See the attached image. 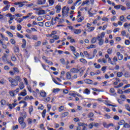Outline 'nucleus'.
I'll list each match as a JSON object with an SVG mask.
<instances>
[{
	"mask_svg": "<svg viewBox=\"0 0 130 130\" xmlns=\"http://www.w3.org/2000/svg\"><path fill=\"white\" fill-rule=\"evenodd\" d=\"M8 55L7 54L4 53V55L2 56V60L4 62V63H9L10 66H14V64L12 63L11 61L8 60Z\"/></svg>",
	"mask_w": 130,
	"mask_h": 130,
	"instance_id": "obj_1",
	"label": "nucleus"
},
{
	"mask_svg": "<svg viewBox=\"0 0 130 130\" xmlns=\"http://www.w3.org/2000/svg\"><path fill=\"white\" fill-rule=\"evenodd\" d=\"M118 60L117 59V57L114 56L112 59H111V58H109V59H108V62L109 63H110V64L114 65L116 64V62Z\"/></svg>",
	"mask_w": 130,
	"mask_h": 130,
	"instance_id": "obj_2",
	"label": "nucleus"
},
{
	"mask_svg": "<svg viewBox=\"0 0 130 130\" xmlns=\"http://www.w3.org/2000/svg\"><path fill=\"white\" fill-rule=\"evenodd\" d=\"M67 8V6H64L62 9V14L63 16L65 17H68L69 16V11H70V9L69 8Z\"/></svg>",
	"mask_w": 130,
	"mask_h": 130,
	"instance_id": "obj_3",
	"label": "nucleus"
},
{
	"mask_svg": "<svg viewBox=\"0 0 130 130\" xmlns=\"http://www.w3.org/2000/svg\"><path fill=\"white\" fill-rule=\"evenodd\" d=\"M9 81L11 84V87H14V86H18V85H19V82L17 81V80L12 78H9Z\"/></svg>",
	"mask_w": 130,
	"mask_h": 130,
	"instance_id": "obj_4",
	"label": "nucleus"
},
{
	"mask_svg": "<svg viewBox=\"0 0 130 130\" xmlns=\"http://www.w3.org/2000/svg\"><path fill=\"white\" fill-rule=\"evenodd\" d=\"M25 4H28V2L23 1V2H16L14 3L15 6H18L19 8H23L25 6Z\"/></svg>",
	"mask_w": 130,
	"mask_h": 130,
	"instance_id": "obj_5",
	"label": "nucleus"
},
{
	"mask_svg": "<svg viewBox=\"0 0 130 130\" xmlns=\"http://www.w3.org/2000/svg\"><path fill=\"white\" fill-rule=\"evenodd\" d=\"M42 59H43L45 62L46 63H48V64H49V66H52V64H53V63L49 60H48V58L46 57L45 56L43 55L42 57Z\"/></svg>",
	"mask_w": 130,
	"mask_h": 130,
	"instance_id": "obj_6",
	"label": "nucleus"
},
{
	"mask_svg": "<svg viewBox=\"0 0 130 130\" xmlns=\"http://www.w3.org/2000/svg\"><path fill=\"white\" fill-rule=\"evenodd\" d=\"M97 39L99 41V45H100V46L103 45V44L104 43V40L101 38V37H100V36H98Z\"/></svg>",
	"mask_w": 130,
	"mask_h": 130,
	"instance_id": "obj_7",
	"label": "nucleus"
},
{
	"mask_svg": "<svg viewBox=\"0 0 130 130\" xmlns=\"http://www.w3.org/2000/svg\"><path fill=\"white\" fill-rule=\"evenodd\" d=\"M116 55L118 57V60H122V59H123V55L120 54V52H117L116 53Z\"/></svg>",
	"mask_w": 130,
	"mask_h": 130,
	"instance_id": "obj_8",
	"label": "nucleus"
},
{
	"mask_svg": "<svg viewBox=\"0 0 130 130\" xmlns=\"http://www.w3.org/2000/svg\"><path fill=\"white\" fill-rule=\"evenodd\" d=\"M98 62L101 63V64H102V63H107V60L106 59H105V58H103L102 59L100 58L98 59Z\"/></svg>",
	"mask_w": 130,
	"mask_h": 130,
	"instance_id": "obj_9",
	"label": "nucleus"
},
{
	"mask_svg": "<svg viewBox=\"0 0 130 130\" xmlns=\"http://www.w3.org/2000/svg\"><path fill=\"white\" fill-rule=\"evenodd\" d=\"M71 73H73L74 74H77L78 72H81V69L79 70L77 68H72L70 70Z\"/></svg>",
	"mask_w": 130,
	"mask_h": 130,
	"instance_id": "obj_10",
	"label": "nucleus"
},
{
	"mask_svg": "<svg viewBox=\"0 0 130 130\" xmlns=\"http://www.w3.org/2000/svg\"><path fill=\"white\" fill-rule=\"evenodd\" d=\"M27 45V41L25 39H22V44L21 45V47L23 49H25L26 48V46Z\"/></svg>",
	"mask_w": 130,
	"mask_h": 130,
	"instance_id": "obj_11",
	"label": "nucleus"
},
{
	"mask_svg": "<svg viewBox=\"0 0 130 130\" xmlns=\"http://www.w3.org/2000/svg\"><path fill=\"white\" fill-rule=\"evenodd\" d=\"M96 54H97V50L94 49L93 51L92 55H90V57H89V59H93V58L96 56Z\"/></svg>",
	"mask_w": 130,
	"mask_h": 130,
	"instance_id": "obj_12",
	"label": "nucleus"
},
{
	"mask_svg": "<svg viewBox=\"0 0 130 130\" xmlns=\"http://www.w3.org/2000/svg\"><path fill=\"white\" fill-rule=\"evenodd\" d=\"M13 50L15 53H20V48H19V46H15Z\"/></svg>",
	"mask_w": 130,
	"mask_h": 130,
	"instance_id": "obj_13",
	"label": "nucleus"
},
{
	"mask_svg": "<svg viewBox=\"0 0 130 130\" xmlns=\"http://www.w3.org/2000/svg\"><path fill=\"white\" fill-rule=\"evenodd\" d=\"M4 41H5V40H4V39H1L0 43L2 45L3 48H4V49H7V45H6L4 43Z\"/></svg>",
	"mask_w": 130,
	"mask_h": 130,
	"instance_id": "obj_14",
	"label": "nucleus"
},
{
	"mask_svg": "<svg viewBox=\"0 0 130 130\" xmlns=\"http://www.w3.org/2000/svg\"><path fill=\"white\" fill-rule=\"evenodd\" d=\"M55 9L56 10V12L58 13L60 12V10H61V6L60 5H57L55 7Z\"/></svg>",
	"mask_w": 130,
	"mask_h": 130,
	"instance_id": "obj_15",
	"label": "nucleus"
},
{
	"mask_svg": "<svg viewBox=\"0 0 130 130\" xmlns=\"http://www.w3.org/2000/svg\"><path fill=\"white\" fill-rule=\"evenodd\" d=\"M46 3V0H38V5H44Z\"/></svg>",
	"mask_w": 130,
	"mask_h": 130,
	"instance_id": "obj_16",
	"label": "nucleus"
},
{
	"mask_svg": "<svg viewBox=\"0 0 130 130\" xmlns=\"http://www.w3.org/2000/svg\"><path fill=\"white\" fill-rule=\"evenodd\" d=\"M20 96H26L27 95V90L25 89H23V91L20 92Z\"/></svg>",
	"mask_w": 130,
	"mask_h": 130,
	"instance_id": "obj_17",
	"label": "nucleus"
},
{
	"mask_svg": "<svg viewBox=\"0 0 130 130\" xmlns=\"http://www.w3.org/2000/svg\"><path fill=\"white\" fill-rule=\"evenodd\" d=\"M11 7V5H7L6 6H5L3 9L2 12H6V11H8L9 9H10V7Z\"/></svg>",
	"mask_w": 130,
	"mask_h": 130,
	"instance_id": "obj_18",
	"label": "nucleus"
},
{
	"mask_svg": "<svg viewBox=\"0 0 130 130\" xmlns=\"http://www.w3.org/2000/svg\"><path fill=\"white\" fill-rule=\"evenodd\" d=\"M81 32H82V30L81 29H74V34H81Z\"/></svg>",
	"mask_w": 130,
	"mask_h": 130,
	"instance_id": "obj_19",
	"label": "nucleus"
},
{
	"mask_svg": "<svg viewBox=\"0 0 130 130\" xmlns=\"http://www.w3.org/2000/svg\"><path fill=\"white\" fill-rule=\"evenodd\" d=\"M17 57L20 61H23V55H22V54L20 53V54H18Z\"/></svg>",
	"mask_w": 130,
	"mask_h": 130,
	"instance_id": "obj_20",
	"label": "nucleus"
},
{
	"mask_svg": "<svg viewBox=\"0 0 130 130\" xmlns=\"http://www.w3.org/2000/svg\"><path fill=\"white\" fill-rule=\"evenodd\" d=\"M19 87L20 90H23V89H24V88H25V85H24V83L20 82L19 84Z\"/></svg>",
	"mask_w": 130,
	"mask_h": 130,
	"instance_id": "obj_21",
	"label": "nucleus"
},
{
	"mask_svg": "<svg viewBox=\"0 0 130 130\" xmlns=\"http://www.w3.org/2000/svg\"><path fill=\"white\" fill-rule=\"evenodd\" d=\"M45 14V10H40L38 12V15H39V16H41V15H44Z\"/></svg>",
	"mask_w": 130,
	"mask_h": 130,
	"instance_id": "obj_22",
	"label": "nucleus"
},
{
	"mask_svg": "<svg viewBox=\"0 0 130 130\" xmlns=\"http://www.w3.org/2000/svg\"><path fill=\"white\" fill-rule=\"evenodd\" d=\"M48 3H49V6L50 7H51L53 5H54V0H48Z\"/></svg>",
	"mask_w": 130,
	"mask_h": 130,
	"instance_id": "obj_23",
	"label": "nucleus"
},
{
	"mask_svg": "<svg viewBox=\"0 0 130 130\" xmlns=\"http://www.w3.org/2000/svg\"><path fill=\"white\" fill-rule=\"evenodd\" d=\"M78 125L80 126H84V125H86V126H88V124L85 123L83 122H79L78 123Z\"/></svg>",
	"mask_w": 130,
	"mask_h": 130,
	"instance_id": "obj_24",
	"label": "nucleus"
},
{
	"mask_svg": "<svg viewBox=\"0 0 130 130\" xmlns=\"http://www.w3.org/2000/svg\"><path fill=\"white\" fill-rule=\"evenodd\" d=\"M66 77L67 79H68V80H71V79L72 78V75H71V73L70 72H67Z\"/></svg>",
	"mask_w": 130,
	"mask_h": 130,
	"instance_id": "obj_25",
	"label": "nucleus"
},
{
	"mask_svg": "<svg viewBox=\"0 0 130 130\" xmlns=\"http://www.w3.org/2000/svg\"><path fill=\"white\" fill-rule=\"evenodd\" d=\"M96 41H97V38L93 37L91 41V43L92 44H94V43H96Z\"/></svg>",
	"mask_w": 130,
	"mask_h": 130,
	"instance_id": "obj_26",
	"label": "nucleus"
},
{
	"mask_svg": "<svg viewBox=\"0 0 130 130\" xmlns=\"http://www.w3.org/2000/svg\"><path fill=\"white\" fill-rule=\"evenodd\" d=\"M68 115H69V112H65L61 114V117H62V118L66 117V116H68Z\"/></svg>",
	"mask_w": 130,
	"mask_h": 130,
	"instance_id": "obj_27",
	"label": "nucleus"
},
{
	"mask_svg": "<svg viewBox=\"0 0 130 130\" xmlns=\"http://www.w3.org/2000/svg\"><path fill=\"white\" fill-rule=\"evenodd\" d=\"M18 122H19V123H22V122H24V118H23V117L20 116L19 118H18Z\"/></svg>",
	"mask_w": 130,
	"mask_h": 130,
	"instance_id": "obj_28",
	"label": "nucleus"
},
{
	"mask_svg": "<svg viewBox=\"0 0 130 130\" xmlns=\"http://www.w3.org/2000/svg\"><path fill=\"white\" fill-rule=\"evenodd\" d=\"M83 93L86 94V95H89V94H90V90L88 88H86L83 91Z\"/></svg>",
	"mask_w": 130,
	"mask_h": 130,
	"instance_id": "obj_29",
	"label": "nucleus"
},
{
	"mask_svg": "<svg viewBox=\"0 0 130 130\" xmlns=\"http://www.w3.org/2000/svg\"><path fill=\"white\" fill-rule=\"evenodd\" d=\"M95 30V27H90L87 29L88 32H93Z\"/></svg>",
	"mask_w": 130,
	"mask_h": 130,
	"instance_id": "obj_30",
	"label": "nucleus"
},
{
	"mask_svg": "<svg viewBox=\"0 0 130 130\" xmlns=\"http://www.w3.org/2000/svg\"><path fill=\"white\" fill-rule=\"evenodd\" d=\"M40 95L42 97L44 98V97H46V92H45V91H41L40 92Z\"/></svg>",
	"mask_w": 130,
	"mask_h": 130,
	"instance_id": "obj_31",
	"label": "nucleus"
},
{
	"mask_svg": "<svg viewBox=\"0 0 130 130\" xmlns=\"http://www.w3.org/2000/svg\"><path fill=\"white\" fill-rule=\"evenodd\" d=\"M15 80L17 81V82H21V77H20L19 76H15Z\"/></svg>",
	"mask_w": 130,
	"mask_h": 130,
	"instance_id": "obj_32",
	"label": "nucleus"
},
{
	"mask_svg": "<svg viewBox=\"0 0 130 130\" xmlns=\"http://www.w3.org/2000/svg\"><path fill=\"white\" fill-rule=\"evenodd\" d=\"M20 115L21 116H22L23 119L26 118V117H27V114L26 113V112L21 113Z\"/></svg>",
	"mask_w": 130,
	"mask_h": 130,
	"instance_id": "obj_33",
	"label": "nucleus"
},
{
	"mask_svg": "<svg viewBox=\"0 0 130 130\" xmlns=\"http://www.w3.org/2000/svg\"><path fill=\"white\" fill-rule=\"evenodd\" d=\"M23 20L24 19L21 18H19V19H17V18L15 19V21H17L19 23L23 22Z\"/></svg>",
	"mask_w": 130,
	"mask_h": 130,
	"instance_id": "obj_34",
	"label": "nucleus"
},
{
	"mask_svg": "<svg viewBox=\"0 0 130 130\" xmlns=\"http://www.w3.org/2000/svg\"><path fill=\"white\" fill-rule=\"evenodd\" d=\"M11 59L12 61H17V57H16V56H15V55H13L11 56Z\"/></svg>",
	"mask_w": 130,
	"mask_h": 130,
	"instance_id": "obj_35",
	"label": "nucleus"
},
{
	"mask_svg": "<svg viewBox=\"0 0 130 130\" xmlns=\"http://www.w3.org/2000/svg\"><path fill=\"white\" fill-rule=\"evenodd\" d=\"M20 124L21 125L22 128H25L26 126V123L25 122H23L22 123H20Z\"/></svg>",
	"mask_w": 130,
	"mask_h": 130,
	"instance_id": "obj_36",
	"label": "nucleus"
},
{
	"mask_svg": "<svg viewBox=\"0 0 130 130\" xmlns=\"http://www.w3.org/2000/svg\"><path fill=\"white\" fill-rule=\"evenodd\" d=\"M41 45V41H38L35 44V47H38Z\"/></svg>",
	"mask_w": 130,
	"mask_h": 130,
	"instance_id": "obj_37",
	"label": "nucleus"
},
{
	"mask_svg": "<svg viewBox=\"0 0 130 130\" xmlns=\"http://www.w3.org/2000/svg\"><path fill=\"white\" fill-rule=\"evenodd\" d=\"M89 3H90V1H84L81 4V6L84 7L85 5H87V4H89Z\"/></svg>",
	"mask_w": 130,
	"mask_h": 130,
	"instance_id": "obj_38",
	"label": "nucleus"
},
{
	"mask_svg": "<svg viewBox=\"0 0 130 130\" xmlns=\"http://www.w3.org/2000/svg\"><path fill=\"white\" fill-rule=\"evenodd\" d=\"M16 35L17 37H18L19 38H24V36H23V35H21L19 32L16 33Z\"/></svg>",
	"mask_w": 130,
	"mask_h": 130,
	"instance_id": "obj_39",
	"label": "nucleus"
},
{
	"mask_svg": "<svg viewBox=\"0 0 130 130\" xmlns=\"http://www.w3.org/2000/svg\"><path fill=\"white\" fill-rule=\"evenodd\" d=\"M123 127H125V128H130V125L129 124L126 123L124 124Z\"/></svg>",
	"mask_w": 130,
	"mask_h": 130,
	"instance_id": "obj_40",
	"label": "nucleus"
},
{
	"mask_svg": "<svg viewBox=\"0 0 130 130\" xmlns=\"http://www.w3.org/2000/svg\"><path fill=\"white\" fill-rule=\"evenodd\" d=\"M1 105H2L3 106H4L7 104V102H6V100H2L1 101Z\"/></svg>",
	"mask_w": 130,
	"mask_h": 130,
	"instance_id": "obj_41",
	"label": "nucleus"
},
{
	"mask_svg": "<svg viewBox=\"0 0 130 130\" xmlns=\"http://www.w3.org/2000/svg\"><path fill=\"white\" fill-rule=\"evenodd\" d=\"M122 75H123V73H122V72H118L117 73V76L118 78H121V77H122Z\"/></svg>",
	"mask_w": 130,
	"mask_h": 130,
	"instance_id": "obj_42",
	"label": "nucleus"
},
{
	"mask_svg": "<svg viewBox=\"0 0 130 130\" xmlns=\"http://www.w3.org/2000/svg\"><path fill=\"white\" fill-rule=\"evenodd\" d=\"M83 53H84V55H87L88 59H89V57H90V56H91V55L90 54L88 53V51H84L83 52Z\"/></svg>",
	"mask_w": 130,
	"mask_h": 130,
	"instance_id": "obj_43",
	"label": "nucleus"
},
{
	"mask_svg": "<svg viewBox=\"0 0 130 130\" xmlns=\"http://www.w3.org/2000/svg\"><path fill=\"white\" fill-rule=\"evenodd\" d=\"M125 123V121H124V120H122L118 123V124L119 125H123V124H124Z\"/></svg>",
	"mask_w": 130,
	"mask_h": 130,
	"instance_id": "obj_44",
	"label": "nucleus"
},
{
	"mask_svg": "<svg viewBox=\"0 0 130 130\" xmlns=\"http://www.w3.org/2000/svg\"><path fill=\"white\" fill-rule=\"evenodd\" d=\"M86 84H92V80L90 79H87L85 80Z\"/></svg>",
	"mask_w": 130,
	"mask_h": 130,
	"instance_id": "obj_45",
	"label": "nucleus"
},
{
	"mask_svg": "<svg viewBox=\"0 0 130 130\" xmlns=\"http://www.w3.org/2000/svg\"><path fill=\"white\" fill-rule=\"evenodd\" d=\"M64 110V107L63 106H60V107L59 108V112H61V111H63V110Z\"/></svg>",
	"mask_w": 130,
	"mask_h": 130,
	"instance_id": "obj_46",
	"label": "nucleus"
},
{
	"mask_svg": "<svg viewBox=\"0 0 130 130\" xmlns=\"http://www.w3.org/2000/svg\"><path fill=\"white\" fill-rule=\"evenodd\" d=\"M107 52L108 54H111V53H112V48H109L107 50Z\"/></svg>",
	"mask_w": 130,
	"mask_h": 130,
	"instance_id": "obj_47",
	"label": "nucleus"
},
{
	"mask_svg": "<svg viewBox=\"0 0 130 130\" xmlns=\"http://www.w3.org/2000/svg\"><path fill=\"white\" fill-rule=\"evenodd\" d=\"M10 42L11 44H13L14 45L16 44V41H15V39H11L10 40Z\"/></svg>",
	"mask_w": 130,
	"mask_h": 130,
	"instance_id": "obj_48",
	"label": "nucleus"
},
{
	"mask_svg": "<svg viewBox=\"0 0 130 130\" xmlns=\"http://www.w3.org/2000/svg\"><path fill=\"white\" fill-rule=\"evenodd\" d=\"M80 61H81V62H82L83 63H87V60L84 58L80 59Z\"/></svg>",
	"mask_w": 130,
	"mask_h": 130,
	"instance_id": "obj_49",
	"label": "nucleus"
},
{
	"mask_svg": "<svg viewBox=\"0 0 130 130\" xmlns=\"http://www.w3.org/2000/svg\"><path fill=\"white\" fill-rule=\"evenodd\" d=\"M17 29L18 30V31H21V30H22V26L21 25V24L17 25Z\"/></svg>",
	"mask_w": 130,
	"mask_h": 130,
	"instance_id": "obj_50",
	"label": "nucleus"
},
{
	"mask_svg": "<svg viewBox=\"0 0 130 130\" xmlns=\"http://www.w3.org/2000/svg\"><path fill=\"white\" fill-rule=\"evenodd\" d=\"M120 21H121L122 22H125V21L124 20V16L122 15L119 18Z\"/></svg>",
	"mask_w": 130,
	"mask_h": 130,
	"instance_id": "obj_51",
	"label": "nucleus"
},
{
	"mask_svg": "<svg viewBox=\"0 0 130 130\" xmlns=\"http://www.w3.org/2000/svg\"><path fill=\"white\" fill-rule=\"evenodd\" d=\"M13 70H14V72L17 73V74H19V73L20 72V71H19V69L17 68H14Z\"/></svg>",
	"mask_w": 130,
	"mask_h": 130,
	"instance_id": "obj_52",
	"label": "nucleus"
},
{
	"mask_svg": "<svg viewBox=\"0 0 130 130\" xmlns=\"http://www.w3.org/2000/svg\"><path fill=\"white\" fill-rule=\"evenodd\" d=\"M71 50L73 51V52H76V48L73 46H70Z\"/></svg>",
	"mask_w": 130,
	"mask_h": 130,
	"instance_id": "obj_53",
	"label": "nucleus"
},
{
	"mask_svg": "<svg viewBox=\"0 0 130 130\" xmlns=\"http://www.w3.org/2000/svg\"><path fill=\"white\" fill-rule=\"evenodd\" d=\"M53 38L55 40H58V39H59V37L57 35H54L53 36Z\"/></svg>",
	"mask_w": 130,
	"mask_h": 130,
	"instance_id": "obj_54",
	"label": "nucleus"
},
{
	"mask_svg": "<svg viewBox=\"0 0 130 130\" xmlns=\"http://www.w3.org/2000/svg\"><path fill=\"white\" fill-rule=\"evenodd\" d=\"M83 20H84V17H82L77 20V22H78L79 23H81V22H83Z\"/></svg>",
	"mask_w": 130,
	"mask_h": 130,
	"instance_id": "obj_55",
	"label": "nucleus"
},
{
	"mask_svg": "<svg viewBox=\"0 0 130 130\" xmlns=\"http://www.w3.org/2000/svg\"><path fill=\"white\" fill-rule=\"evenodd\" d=\"M7 34L10 36V37H14L13 34L10 31H6Z\"/></svg>",
	"mask_w": 130,
	"mask_h": 130,
	"instance_id": "obj_56",
	"label": "nucleus"
},
{
	"mask_svg": "<svg viewBox=\"0 0 130 130\" xmlns=\"http://www.w3.org/2000/svg\"><path fill=\"white\" fill-rule=\"evenodd\" d=\"M124 76L125 78H129V77H130V75H129V73L128 72H126L124 74Z\"/></svg>",
	"mask_w": 130,
	"mask_h": 130,
	"instance_id": "obj_57",
	"label": "nucleus"
},
{
	"mask_svg": "<svg viewBox=\"0 0 130 130\" xmlns=\"http://www.w3.org/2000/svg\"><path fill=\"white\" fill-rule=\"evenodd\" d=\"M93 116H94V113L92 112L89 113L88 115V117H89V118H91V117H93Z\"/></svg>",
	"mask_w": 130,
	"mask_h": 130,
	"instance_id": "obj_58",
	"label": "nucleus"
},
{
	"mask_svg": "<svg viewBox=\"0 0 130 130\" xmlns=\"http://www.w3.org/2000/svg\"><path fill=\"white\" fill-rule=\"evenodd\" d=\"M10 95L12 96V97H14L15 96V91H9Z\"/></svg>",
	"mask_w": 130,
	"mask_h": 130,
	"instance_id": "obj_59",
	"label": "nucleus"
},
{
	"mask_svg": "<svg viewBox=\"0 0 130 130\" xmlns=\"http://www.w3.org/2000/svg\"><path fill=\"white\" fill-rule=\"evenodd\" d=\"M88 14L89 15V17H93V16L95 15V13H92L90 11H88Z\"/></svg>",
	"mask_w": 130,
	"mask_h": 130,
	"instance_id": "obj_60",
	"label": "nucleus"
},
{
	"mask_svg": "<svg viewBox=\"0 0 130 130\" xmlns=\"http://www.w3.org/2000/svg\"><path fill=\"white\" fill-rule=\"evenodd\" d=\"M60 61L62 63V64H66V60H64V58L60 59Z\"/></svg>",
	"mask_w": 130,
	"mask_h": 130,
	"instance_id": "obj_61",
	"label": "nucleus"
},
{
	"mask_svg": "<svg viewBox=\"0 0 130 130\" xmlns=\"http://www.w3.org/2000/svg\"><path fill=\"white\" fill-rule=\"evenodd\" d=\"M93 124H94V123H93V122L90 123L88 125V127H89V128H90V129L93 128V125H94Z\"/></svg>",
	"mask_w": 130,
	"mask_h": 130,
	"instance_id": "obj_62",
	"label": "nucleus"
},
{
	"mask_svg": "<svg viewBox=\"0 0 130 130\" xmlns=\"http://www.w3.org/2000/svg\"><path fill=\"white\" fill-rule=\"evenodd\" d=\"M32 39H33V40H37V39H38V37H37V35H33L32 37Z\"/></svg>",
	"mask_w": 130,
	"mask_h": 130,
	"instance_id": "obj_63",
	"label": "nucleus"
},
{
	"mask_svg": "<svg viewBox=\"0 0 130 130\" xmlns=\"http://www.w3.org/2000/svg\"><path fill=\"white\" fill-rule=\"evenodd\" d=\"M125 45H129L130 44V41L128 40H126L125 41Z\"/></svg>",
	"mask_w": 130,
	"mask_h": 130,
	"instance_id": "obj_64",
	"label": "nucleus"
}]
</instances>
